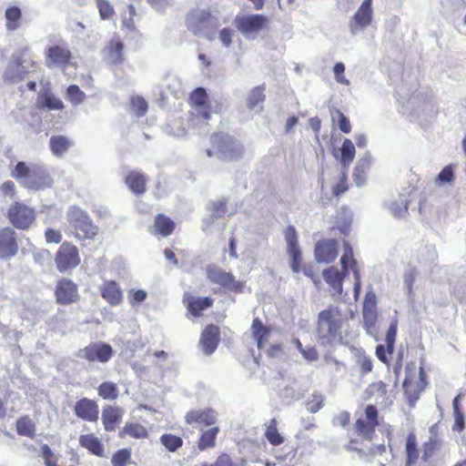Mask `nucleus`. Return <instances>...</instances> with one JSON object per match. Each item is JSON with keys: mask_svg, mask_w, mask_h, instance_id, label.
Segmentation results:
<instances>
[{"mask_svg": "<svg viewBox=\"0 0 466 466\" xmlns=\"http://www.w3.org/2000/svg\"><path fill=\"white\" fill-rule=\"evenodd\" d=\"M11 176L21 187L32 191L48 188L54 182L46 167L24 161H20L15 166Z\"/></svg>", "mask_w": 466, "mask_h": 466, "instance_id": "f257e3e1", "label": "nucleus"}, {"mask_svg": "<svg viewBox=\"0 0 466 466\" xmlns=\"http://www.w3.org/2000/svg\"><path fill=\"white\" fill-rule=\"evenodd\" d=\"M345 316L336 305H329L318 315L317 338L321 345L331 344L341 338L340 329Z\"/></svg>", "mask_w": 466, "mask_h": 466, "instance_id": "f03ea898", "label": "nucleus"}, {"mask_svg": "<svg viewBox=\"0 0 466 466\" xmlns=\"http://www.w3.org/2000/svg\"><path fill=\"white\" fill-rule=\"evenodd\" d=\"M28 52L29 47L24 46L12 55L3 75V79L5 83L18 84L25 79L38 78L37 64L31 59L24 58Z\"/></svg>", "mask_w": 466, "mask_h": 466, "instance_id": "7ed1b4c3", "label": "nucleus"}, {"mask_svg": "<svg viewBox=\"0 0 466 466\" xmlns=\"http://www.w3.org/2000/svg\"><path fill=\"white\" fill-rule=\"evenodd\" d=\"M213 149H208V157L216 156L223 160H233L239 157L243 153L242 146L232 137L222 134H216L211 137Z\"/></svg>", "mask_w": 466, "mask_h": 466, "instance_id": "20e7f679", "label": "nucleus"}, {"mask_svg": "<svg viewBox=\"0 0 466 466\" xmlns=\"http://www.w3.org/2000/svg\"><path fill=\"white\" fill-rule=\"evenodd\" d=\"M66 218L77 238L93 239L97 234V227L82 208L76 206L70 207L66 212Z\"/></svg>", "mask_w": 466, "mask_h": 466, "instance_id": "39448f33", "label": "nucleus"}, {"mask_svg": "<svg viewBox=\"0 0 466 466\" xmlns=\"http://www.w3.org/2000/svg\"><path fill=\"white\" fill-rule=\"evenodd\" d=\"M9 221L18 229H27L35 220V210L23 202H15L7 212Z\"/></svg>", "mask_w": 466, "mask_h": 466, "instance_id": "423d86ee", "label": "nucleus"}, {"mask_svg": "<svg viewBox=\"0 0 466 466\" xmlns=\"http://www.w3.org/2000/svg\"><path fill=\"white\" fill-rule=\"evenodd\" d=\"M55 263L60 273L76 268L80 263L77 248L68 242H64L56 254Z\"/></svg>", "mask_w": 466, "mask_h": 466, "instance_id": "0eeeda50", "label": "nucleus"}, {"mask_svg": "<svg viewBox=\"0 0 466 466\" xmlns=\"http://www.w3.org/2000/svg\"><path fill=\"white\" fill-rule=\"evenodd\" d=\"M372 0H363L349 22V30L353 36L361 34L372 22Z\"/></svg>", "mask_w": 466, "mask_h": 466, "instance_id": "6e6552de", "label": "nucleus"}, {"mask_svg": "<svg viewBox=\"0 0 466 466\" xmlns=\"http://www.w3.org/2000/svg\"><path fill=\"white\" fill-rule=\"evenodd\" d=\"M114 355L112 347L105 342H94L80 350L77 357L85 359L88 362H108Z\"/></svg>", "mask_w": 466, "mask_h": 466, "instance_id": "1a4fd4ad", "label": "nucleus"}, {"mask_svg": "<svg viewBox=\"0 0 466 466\" xmlns=\"http://www.w3.org/2000/svg\"><path fill=\"white\" fill-rule=\"evenodd\" d=\"M46 66L48 68L63 67L69 64L71 59V52L63 40L57 44L47 47L45 51Z\"/></svg>", "mask_w": 466, "mask_h": 466, "instance_id": "9d476101", "label": "nucleus"}, {"mask_svg": "<svg viewBox=\"0 0 466 466\" xmlns=\"http://www.w3.org/2000/svg\"><path fill=\"white\" fill-rule=\"evenodd\" d=\"M268 23V18L264 15H238L235 19L237 29L245 36L262 30Z\"/></svg>", "mask_w": 466, "mask_h": 466, "instance_id": "9b49d317", "label": "nucleus"}, {"mask_svg": "<svg viewBox=\"0 0 466 466\" xmlns=\"http://www.w3.org/2000/svg\"><path fill=\"white\" fill-rule=\"evenodd\" d=\"M340 265L343 269L344 276H349V267L351 268L354 275L353 295L355 300L358 299L361 290L360 274L357 268L356 260L353 258V250L348 242L344 243L343 255L340 258Z\"/></svg>", "mask_w": 466, "mask_h": 466, "instance_id": "f8f14e48", "label": "nucleus"}, {"mask_svg": "<svg viewBox=\"0 0 466 466\" xmlns=\"http://www.w3.org/2000/svg\"><path fill=\"white\" fill-rule=\"evenodd\" d=\"M208 279L230 291L240 292L243 289V283L237 281L234 276L217 267H209L207 269Z\"/></svg>", "mask_w": 466, "mask_h": 466, "instance_id": "ddd939ff", "label": "nucleus"}, {"mask_svg": "<svg viewBox=\"0 0 466 466\" xmlns=\"http://www.w3.org/2000/svg\"><path fill=\"white\" fill-rule=\"evenodd\" d=\"M287 251L290 258V267L294 273L300 271L301 251L299 247L298 234L293 226H289L285 230Z\"/></svg>", "mask_w": 466, "mask_h": 466, "instance_id": "4468645a", "label": "nucleus"}, {"mask_svg": "<svg viewBox=\"0 0 466 466\" xmlns=\"http://www.w3.org/2000/svg\"><path fill=\"white\" fill-rule=\"evenodd\" d=\"M55 295L57 303L62 305L71 304L78 298L77 286L68 279H60L56 287Z\"/></svg>", "mask_w": 466, "mask_h": 466, "instance_id": "2eb2a0df", "label": "nucleus"}, {"mask_svg": "<svg viewBox=\"0 0 466 466\" xmlns=\"http://www.w3.org/2000/svg\"><path fill=\"white\" fill-rule=\"evenodd\" d=\"M18 251L15 231L7 227L0 229V258H10Z\"/></svg>", "mask_w": 466, "mask_h": 466, "instance_id": "dca6fc26", "label": "nucleus"}, {"mask_svg": "<svg viewBox=\"0 0 466 466\" xmlns=\"http://www.w3.org/2000/svg\"><path fill=\"white\" fill-rule=\"evenodd\" d=\"M208 18V11L204 9H193L186 18V24L194 35H204L207 31V19Z\"/></svg>", "mask_w": 466, "mask_h": 466, "instance_id": "f3484780", "label": "nucleus"}, {"mask_svg": "<svg viewBox=\"0 0 466 466\" xmlns=\"http://www.w3.org/2000/svg\"><path fill=\"white\" fill-rule=\"evenodd\" d=\"M338 256V242L334 239L319 241L315 247V258L318 262L329 263Z\"/></svg>", "mask_w": 466, "mask_h": 466, "instance_id": "a211bd4d", "label": "nucleus"}, {"mask_svg": "<svg viewBox=\"0 0 466 466\" xmlns=\"http://www.w3.org/2000/svg\"><path fill=\"white\" fill-rule=\"evenodd\" d=\"M75 413L84 420L94 422L98 420V406L96 401L83 398L76 401Z\"/></svg>", "mask_w": 466, "mask_h": 466, "instance_id": "6ab92c4d", "label": "nucleus"}, {"mask_svg": "<svg viewBox=\"0 0 466 466\" xmlns=\"http://www.w3.org/2000/svg\"><path fill=\"white\" fill-rule=\"evenodd\" d=\"M219 342V329L215 325H208L201 333L199 345L207 355L212 354Z\"/></svg>", "mask_w": 466, "mask_h": 466, "instance_id": "aec40b11", "label": "nucleus"}, {"mask_svg": "<svg viewBox=\"0 0 466 466\" xmlns=\"http://www.w3.org/2000/svg\"><path fill=\"white\" fill-rule=\"evenodd\" d=\"M397 329H398V319H394L390 321V324L389 329L386 333L385 341H386V345H387V350L381 344L378 345L376 347V356L383 363H388V358L386 355V351L389 354H392V352H393L396 336H397Z\"/></svg>", "mask_w": 466, "mask_h": 466, "instance_id": "412c9836", "label": "nucleus"}, {"mask_svg": "<svg viewBox=\"0 0 466 466\" xmlns=\"http://www.w3.org/2000/svg\"><path fill=\"white\" fill-rule=\"evenodd\" d=\"M372 155L366 151L364 155L357 161L353 169V181L357 187H363L367 182V172L372 165Z\"/></svg>", "mask_w": 466, "mask_h": 466, "instance_id": "4be33fe9", "label": "nucleus"}, {"mask_svg": "<svg viewBox=\"0 0 466 466\" xmlns=\"http://www.w3.org/2000/svg\"><path fill=\"white\" fill-rule=\"evenodd\" d=\"M208 95L203 87L196 88L190 94V102L195 107V114L204 121L210 118V112L207 106Z\"/></svg>", "mask_w": 466, "mask_h": 466, "instance_id": "5701e85b", "label": "nucleus"}, {"mask_svg": "<svg viewBox=\"0 0 466 466\" xmlns=\"http://www.w3.org/2000/svg\"><path fill=\"white\" fill-rule=\"evenodd\" d=\"M102 298L111 306H116L123 300V293L118 284L114 280L105 281L100 287Z\"/></svg>", "mask_w": 466, "mask_h": 466, "instance_id": "b1692460", "label": "nucleus"}, {"mask_svg": "<svg viewBox=\"0 0 466 466\" xmlns=\"http://www.w3.org/2000/svg\"><path fill=\"white\" fill-rule=\"evenodd\" d=\"M185 419L188 424L198 423L205 426H211L217 421V412L210 409L204 410H191L187 413Z\"/></svg>", "mask_w": 466, "mask_h": 466, "instance_id": "393cba45", "label": "nucleus"}, {"mask_svg": "<svg viewBox=\"0 0 466 466\" xmlns=\"http://www.w3.org/2000/svg\"><path fill=\"white\" fill-rule=\"evenodd\" d=\"M212 299L208 297L200 298L186 295L184 303L189 313L194 317H199L201 311L212 306Z\"/></svg>", "mask_w": 466, "mask_h": 466, "instance_id": "a878e982", "label": "nucleus"}, {"mask_svg": "<svg viewBox=\"0 0 466 466\" xmlns=\"http://www.w3.org/2000/svg\"><path fill=\"white\" fill-rule=\"evenodd\" d=\"M80 445L86 449L92 454L97 457H105V448L101 441L94 434L81 435L79 438Z\"/></svg>", "mask_w": 466, "mask_h": 466, "instance_id": "bb28decb", "label": "nucleus"}, {"mask_svg": "<svg viewBox=\"0 0 466 466\" xmlns=\"http://www.w3.org/2000/svg\"><path fill=\"white\" fill-rule=\"evenodd\" d=\"M251 333L253 339L257 341L258 347L261 349L268 341L270 329L267 326L263 325L258 318H256L252 321Z\"/></svg>", "mask_w": 466, "mask_h": 466, "instance_id": "cd10ccee", "label": "nucleus"}, {"mask_svg": "<svg viewBox=\"0 0 466 466\" xmlns=\"http://www.w3.org/2000/svg\"><path fill=\"white\" fill-rule=\"evenodd\" d=\"M122 417V411L117 407L107 406L102 410V421L105 430L112 431L115 430L116 423Z\"/></svg>", "mask_w": 466, "mask_h": 466, "instance_id": "c85d7f7f", "label": "nucleus"}, {"mask_svg": "<svg viewBox=\"0 0 466 466\" xmlns=\"http://www.w3.org/2000/svg\"><path fill=\"white\" fill-rule=\"evenodd\" d=\"M209 215L204 218V224L210 226L216 219L223 218L226 214V199L220 198L211 201L208 205Z\"/></svg>", "mask_w": 466, "mask_h": 466, "instance_id": "c756f323", "label": "nucleus"}, {"mask_svg": "<svg viewBox=\"0 0 466 466\" xmlns=\"http://www.w3.org/2000/svg\"><path fill=\"white\" fill-rule=\"evenodd\" d=\"M324 280L332 287L339 294L342 293V281L346 277L344 273H340L335 267H330L323 270Z\"/></svg>", "mask_w": 466, "mask_h": 466, "instance_id": "7c9ffc66", "label": "nucleus"}, {"mask_svg": "<svg viewBox=\"0 0 466 466\" xmlns=\"http://www.w3.org/2000/svg\"><path fill=\"white\" fill-rule=\"evenodd\" d=\"M126 184L129 189L136 195H140L145 192L146 189V178L145 176L139 171H131L126 177Z\"/></svg>", "mask_w": 466, "mask_h": 466, "instance_id": "2f4dec72", "label": "nucleus"}, {"mask_svg": "<svg viewBox=\"0 0 466 466\" xmlns=\"http://www.w3.org/2000/svg\"><path fill=\"white\" fill-rule=\"evenodd\" d=\"M356 155V149L353 142L350 138H345L340 148L339 162L342 168L347 171L352 163Z\"/></svg>", "mask_w": 466, "mask_h": 466, "instance_id": "473e14b6", "label": "nucleus"}, {"mask_svg": "<svg viewBox=\"0 0 466 466\" xmlns=\"http://www.w3.org/2000/svg\"><path fill=\"white\" fill-rule=\"evenodd\" d=\"M71 146L69 138L64 136H53L49 140V147L53 153L57 157H63Z\"/></svg>", "mask_w": 466, "mask_h": 466, "instance_id": "72a5a7b5", "label": "nucleus"}, {"mask_svg": "<svg viewBox=\"0 0 466 466\" xmlns=\"http://www.w3.org/2000/svg\"><path fill=\"white\" fill-rule=\"evenodd\" d=\"M265 88L263 86H256L253 88L248 97V107L250 110L260 112L263 109V102L265 100Z\"/></svg>", "mask_w": 466, "mask_h": 466, "instance_id": "f704fd0d", "label": "nucleus"}, {"mask_svg": "<svg viewBox=\"0 0 466 466\" xmlns=\"http://www.w3.org/2000/svg\"><path fill=\"white\" fill-rule=\"evenodd\" d=\"M6 19V29L8 31H15L20 26V20L22 17L21 9L17 6H9L5 14Z\"/></svg>", "mask_w": 466, "mask_h": 466, "instance_id": "c9c22d12", "label": "nucleus"}, {"mask_svg": "<svg viewBox=\"0 0 466 466\" xmlns=\"http://www.w3.org/2000/svg\"><path fill=\"white\" fill-rule=\"evenodd\" d=\"M174 222L164 215H157L155 219V231L163 237L169 236L174 230Z\"/></svg>", "mask_w": 466, "mask_h": 466, "instance_id": "e433bc0d", "label": "nucleus"}, {"mask_svg": "<svg viewBox=\"0 0 466 466\" xmlns=\"http://www.w3.org/2000/svg\"><path fill=\"white\" fill-rule=\"evenodd\" d=\"M219 431L218 427H212L206 431H204L198 441V449L200 451H205L208 448H212L215 446V441L217 435Z\"/></svg>", "mask_w": 466, "mask_h": 466, "instance_id": "4c0bfd02", "label": "nucleus"}, {"mask_svg": "<svg viewBox=\"0 0 466 466\" xmlns=\"http://www.w3.org/2000/svg\"><path fill=\"white\" fill-rule=\"evenodd\" d=\"M266 426L267 429L265 431V436L268 442L274 446L282 444L284 442V438L279 434L277 429L276 419H271Z\"/></svg>", "mask_w": 466, "mask_h": 466, "instance_id": "58836bf2", "label": "nucleus"}, {"mask_svg": "<svg viewBox=\"0 0 466 466\" xmlns=\"http://www.w3.org/2000/svg\"><path fill=\"white\" fill-rule=\"evenodd\" d=\"M363 327L370 336H376L377 310L362 309Z\"/></svg>", "mask_w": 466, "mask_h": 466, "instance_id": "ea45409f", "label": "nucleus"}, {"mask_svg": "<svg viewBox=\"0 0 466 466\" xmlns=\"http://www.w3.org/2000/svg\"><path fill=\"white\" fill-rule=\"evenodd\" d=\"M98 395L104 400H113L118 397V388L112 381H105L97 388Z\"/></svg>", "mask_w": 466, "mask_h": 466, "instance_id": "a19ab883", "label": "nucleus"}, {"mask_svg": "<svg viewBox=\"0 0 466 466\" xmlns=\"http://www.w3.org/2000/svg\"><path fill=\"white\" fill-rule=\"evenodd\" d=\"M16 431L19 435L26 436L31 439L35 436V426L31 419L24 417L16 421Z\"/></svg>", "mask_w": 466, "mask_h": 466, "instance_id": "79ce46f5", "label": "nucleus"}, {"mask_svg": "<svg viewBox=\"0 0 466 466\" xmlns=\"http://www.w3.org/2000/svg\"><path fill=\"white\" fill-rule=\"evenodd\" d=\"M38 106L40 108H47L49 110H59L64 107V104L61 99L54 95L46 94L39 96Z\"/></svg>", "mask_w": 466, "mask_h": 466, "instance_id": "37998d69", "label": "nucleus"}, {"mask_svg": "<svg viewBox=\"0 0 466 466\" xmlns=\"http://www.w3.org/2000/svg\"><path fill=\"white\" fill-rule=\"evenodd\" d=\"M161 444L170 452L177 451L182 445L183 440L175 434L165 433L160 437Z\"/></svg>", "mask_w": 466, "mask_h": 466, "instance_id": "c03bdc74", "label": "nucleus"}, {"mask_svg": "<svg viewBox=\"0 0 466 466\" xmlns=\"http://www.w3.org/2000/svg\"><path fill=\"white\" fill-rule=\"evenodd\" d=\"M389 210L395 218H403L408 213V200L405 197H400L398 199L389 204Z\"/></svg>", "mask_w": 466, "mask_h": 466, "instance_id": "a18cd8bd", "label": "nucleus"}, {"mask_svg": "<svg viewBox=\"0 0 466 466\" xmlns=\"http://www.w3.org/2000/svg\"><path fill=\"white\" fill-rule=\"evenodd\" d=\"M407 464L410 466L415 463L419 457L417 449L416 437L413 433H410L406 441Z\"/></svg>", "mask_w": 466, "mask_h": 466, "instance_id": "49530a36", "label": "nucleus"}, {"mask_svg": "<svg viewBox=\"0 0 466 466\" xmlns=\"http://www.w3.org/2000/svg\"><path fill=\"white\" fill-rule=\"evenodd\" d=\"M351 212L347 208H342L341 210L338 213L336 223L342 234H348L350 226L351 224Z\"/></svg>", "mask_w": 466, "mask_h": 466, "instance_id": "de8ad7c7", "label": "nucleus"}, {"mask_svg": "<svg viewBox=\"0 0 466 466\" xmlns=\"http://www.w3.org/2000/svg\"><path fill=\"white\" fill-rule=\"evenodd\" d=\"M374 423L366 421L364 419L360 418L355 423L356 431L360 436L364 439L370 440L375 432Z\"/></svg>", "mask_w": 466, "mask_h": 466, "instance_id": "09e8293b", "label": "nucleus"}, {"mask_svg": "<svg viewBox=\"0 0 466 466\" xmlns=\"http://www.w3.org/2000/svg\"><path fill=\"white\" fill-rule=\"evenodd\" d=\"M122 432L125 435L136 439H143L147 437V429L138 423H127Z\"/></svg>", "mask_w": 466, "mask_h": 466, "instance_id": "8fccbe9b", "label": "nucleus"}, {"mask_svg": "<svg viewBox=\"0 0 466 466\" xmlns=\"http://www.w3.org/2000/svg\"><path fill=\"white\" fill-rule=\"evenodd\" d=\"M66 98L73 106H76L84 102L86 95L78 86L71 85L67 87Z\"/></svg>", "mask_w": 466, "mask_h": 466, "instance_id": "3c124183", "label": "nucleus"}, {"mask_svg": "<svg viewBox=\"0 0 466 466\" xmlns=\"http://www.w3.org/2000/svg\"><path fill=\"white\" fill-rule=\"evenodd\" d=\"M123 44L120 41L113 42L107 48L108 60L113 64L120 63L123 60Z\"/></svg>", "mask_w": 466, "mask_h": 466, "instance_id": "603ef678", "label": "nucleus"}, {"mask_svg": "<svg viewBox=\"0 0 466 466\" xmlns=\"http://www.w3.org/2000/svg\"><path fill=\"white\" fill-rule=\"evenodd\" d=\"M131 111L137 116H144L148 108L147 102L140 96H135L130 100Z\"/></svg>", "mask_w": 466, "mask_h": 466, "instance_id": "864d4df0", "label": "nucleus"}, {"mask_svg": "<svg viewBox=\"0 0 466 466\" xmlns=\"http://www.w3.org/2000/svg\"><path fill=\"white\" fill-rule=\"evenodd\" d=\"M325 398L319 392H313L306 402V408L310 413L318 412L324 405Z\"/></svg>", "mask_w": 466, "mask_h": 466, "instance_id": "5fc2aeb1", "label": "nucleus"}, {"mask_svg": "<svg viewBox=\"0 0 466 466\" xmlns=\"http://www.w3.org/2000/svg\"><path fill=\"white\" fill-rule=\"evenodd\" d=\"M454 171L451 165L444 167L439 173L435 183L439 186L451 184L454 181Z\"/></svg>", "mask_w": 466, "mask_h": 466, "instance_id": "6e6d98bb", "label": "nucleus"}, {"mask_svg": "<svg viewBox=\"0 0 466 466\" xmlns=\"http://www.w3.org/2000/svg\"><path fill=\"white\" fill-rule=\"evenodd\" d=\"M96 5L102 20H108L115 14L114 7L108 0H96Z\"/></svg>", "mask_w": 466, "mask_h": 466, "instance_id": "4d7b16f0", "label": "nucleus"}, {"mask_svg": "<svg viewBox=\"0 0 466 466\" xmlns=\"http://www.w3.org/2000/svg\"><path fill=\"white\" fill-rule=\"evenodd\" d=\"M112 464H130L131 451L128 449L118 450L112 457Z\"/></svg>", "mask_w": 466, "mask_h": 466, "instance_id": "13d9d810", "label": "nucleus"}, {"mask_svg": "<svg viewBox=\"0 0 466 466\" xmlns=\"http://www.w3.org/2000/svg\"><path fill=\"white\" fill-rule=\"evenodd\" d=\"M363 309H372L377 310V299L372 288L370 287V289L366 292L364 301H363Z\"/></svg>", "mask_w": 466, "mask_h": 466, "instance_id": "bf43d9fd", "label": "nucleus"}, {"mask_svg": "<svg viewBox=\"0 0 466 466\" xmlns=\"http://www.w3.org/2000/svg\"><path fill=\"white\" fill-rule=\"evenodd\" d=\"M345 71V65L341 62H339L335 64L333 67V72L335 75V79L338 83L349 86L350 81L343 76V73Z\"/></svg>", "mask_w": 466, "mask_h": 466, "instance_id": "052dcab7", "label": "nucleus"}, {"mask_svg": "<svg viewBox=\"0 0 466 466\" xmlns=\"http://www.w3.org/2000/svg\"><path fill=\"white\" fill-rule=\"evenodd\" d=\"M147 2L156 12L163 13L173 5L174 0H147Z\"/></svg>", "mask_w": 466, "mask_h": 466, "instance_id": "680f3d73", "label": "nucleus"}, {"mask_svg": "<svg viewBox=\"0 0 466 466\" xmlns=\"http://www.w3.org/2000/svg\"><path fill=\"white\" fill-rule=\"evenodd\" d=\"M234 32L230 28H223L219 31V40L221 41L223 46L229 47L232 44V38H233Z\"/></svg>", "mask_w": 466, "mask_h": 466, "instance_id": "e2e57ef3", "label": "nucleus"}, {"mask_svg": "<svg viewBox=\"0 0 466 466\" xmlns=\"http://www.w3.org/2000/svg\"><path fill=\"white\" fill-rule=\"evenodd\" d=\"M336 114L339 117V127L340 131L345 134H349L351 130V125L349 118L339 110H336Z\"/></svg>", "mask_w": 466, "mask_h": 466, "instance_id": "0e129e2a", "label": "nucleus"}, {"mask_svg": "<svg viewBox=\"0 0 466 466\" xmlns=\"http://www.w3.org/2000/svg\"><path fill=\"white\" fill-rule=\"evenodd\" d=\"M412 388L413 387H412L411 383L408 382V380H405L403 382V389H404L405 394L407 395L411 406H413L415 401L419 399V393Z\"/></svg>", "mask_w": 466, "mask_h": 466, "instance_id": "69168bd1", "label": "nucleus"}, {"mask_svg": "<svg viewBox=\"0 0 466 466\" xmlns=\"http://www.w3.org/2000/svg\"><path fill=\"white\" fill-rule=\"evenodd\" d=\"M438 446V441L435 439L431 438L428 442L424 443V451L422 454V459L427 461L431 456L434 450Z\"/></svg>", "mask_w": 466, "mask_h": 466, "instance_id": "338daca9", "label": "nucleus"}, {"mask_svg": "<svg viewBox=\"0 0 466 466\" xmlns=\"http://www.w3.org/2000/svg\"><path fill=\"white\" fill-rule=\"evenodd\" d=\"M46 240L47 243H59L62 240V235L60 231L47 228L45 232Z\"/></svg>", "mask_w": 466, "mask_h": 466, "instance_id": "774afa93", "label": "nucleus"}]
</instances>
